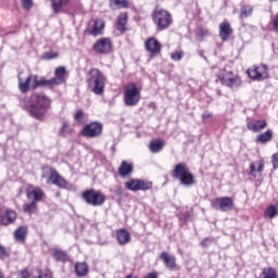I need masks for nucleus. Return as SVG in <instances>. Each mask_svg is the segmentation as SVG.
Here are the masks:
<instances>
[{
    "mask_svg": "<svg viewBox=\"0 0 278 278\" xmlns=\"http://www.w3.org/2000/svg\"><path fill=\"white\" fill-rule=\"evenodd\" d=\"M50 105L51 100H49L48 97L43 93H33L28 102H21L23 110L28 112V114L37 121H42V118H45V115L47 114Z\"/></svg>",
    "mask_w": 278,
    "mask_h": 278,
    "instance_id": "f257e3e1",
    "label": "nucleus"
},
{
    "mask_svg": "<svg viewBox=\"0 0 278 278\" xmlns=\"http://www.w3.org/2000/svg\"><path fill=\"white\" fill-rule=\"evenodd\" d=\"M87 79L89 89L93 94H103L105 92V81L108 78L102 74L99 68H91Z\"/></svg>",
    "mask_w": 278,
    "mask_h": 278,
    "instance_id": "f03ea898",
    "label": "nucleus"
},
{
    "mask_svg": "<svg viewBox=\"0 0 278 278\" xmlns=\"http://www.w3.org/2000/svg\"><path fill=\"white\" fill-rule=\"evenodd\" d=\"M172 177L174 179H178L181 184V186H185L186 188H190V186H194L197 181H194V175L188 170V167L182 164H176L173 172Z\"/></svg>",
    "mask_w": 278,
    "mask_h": 278,
    "instance_id": "7ed1b4c3",
    "label": "nucleus"
},
{
    "mask_svg": "<svg viewBox=\"0 0 278 278\" xmlns=\"http://www.w3.org/2000/svg\"><path fill=\"white\" fill-rule=\"evenodd\" d=\"M142 96L140 94V88L134 83L127 85L124 89V103L128 108H134L140 103Z\"/></svg>",
    "mask_w": 278,
    "mask_h": 278,
    "instance_id": "20e7f679",
    "label": "nucleus"
},
{
    "mask_svg": "<svg viewBox=\"0 0 278 278\" xmlns=\"http://www.w3.org/2000/svg\"><path fill=\"white\" fill-rule=\"evenodd\" d=\"M152 21L156 25L157 31H164V29H168L173 25V16L165 10L154 11Z\"/></svg>",
    "mask_w": 278,
    "mask_h": 278,
    "instance_id": "39448f33",
    "label": "nucleus"
},
{
    "mask_svg": "<svg viewBox=\"0 0 278 278\" xmlns=\"http://www.w3.org/2000/svg\"><path fill=\"white\" fill-rule=\"evenodd\" d=\"M81 199L87 203V205H92L93 207H99L105 203V194L94 189H87L83 191Z\"/></svg>",
    "mask_w": 278,
    "mask_h": 278,
    "instance_id": "423d86ee",
    "label": "nucleus"
},
{
    "mask_svg": "<svg viewBox=\"0 0 278 278\" xmlns=\"http://www.w3.org/2000/svg\"><path fill=\"white\" fill-rule=\"evenodd\" d=\"M101 134H103V124L99 122H92L85 125L81 131V136H84V138H99Z\"/></svg>",
    "mask_w": 278,
    "mask_h": 278,
    "instance_id": "0eeeda50",
    "label": "nucleus"
},
{
    "mask_svg": "<svg viewBox=\"0 0 278 278\" xmlns=\"http://www.w3.org/2000/svg\"><path fill=\"white\" fill-rule=\"evenodd\" d=\"M125 188L131 192H138L139 190H151L153 184L142 179H130L125 182Z\"/></svg>",
    "mask_w": 278,
    "mask_h": 278,
    "instance_id": "6e6552de",
    "label": "nucleus"
},
{
    "mask_svg": "<svg viewBox=\"0 0 278 278\" xmlns=\"http://www.w3.org/2000/svg\"><path fill=\"white\" fill-rule=\"evenodd\" d=\"M212 207L220 212H231L233 210V199L230 197L216 198L212 202Z\"/></svg>",
    "mask_w": 278,
    "mask_h": 278,
    "instance_id": "1a4fd4ad",
    "label": "nucleus"
},
{
    "mask_svg": "<svg viewBox=\"0 0 278 278\" xmlns=\"http://www.w3.org/2000/svg\"><path fill=\"white\" fill-rule=\"evenodd\" d=\"M92 49L96 53H100L101 55L105 53H110V51H112V39L110 38L98 39L94 42Z\"/></svg>",
    "mask_w": 278,
    "mask_h": 278,
    "instance_id": "9d476101",
    "label": "nucleus"
},
{
    "mask_svg": "<svg viewBox=\"0 0 278 278\" xmlns=\"http://www.w3.org/2000/svg\"><path fill=\"white\" fill-rule=\"evenodd\" d=\"M248 75L251 79L255 80L268 79V66L264 64L255 66L253 70H248Z\"/></svg>",
    "mask_w": 278,
    "mask_h": 278,
    "instance_id": "9b49d317",
    "label": "nucleus"
},
{
    "mask_svg": "<svg viewBox=\"0 0 278 278\" xmlns=\"http://www.w3.org/2000/svg\"><path fill=\"white\" fill-rule=\"evenodd\" d=\"M49 181H51L53 186H58V188H62V189L68 188V181H66L64 177L58 174V170H55L53 167H50Z\"/></svg>",
    "mask_w": 278,
    "mask_h": 278,
    "instance_id": "f8f14e48",
    "label": "nucleus"
},
{
    "mask_svg": "<svg viewBox=\"0 0 278 278\" xmlns=\"http://www.w3.org/2000/svg\"><path fill=\"white\" fill-rule=\"evenodd\" d=\"M26 197L27 199H33L35 203H38V201H42V198L45 197V192L39 187L30 185L26 189Z\"/></svg>",
    "mask_w": 278,
    "mask_h": 278,
    "instance_id": "ddd939ff",
    "label": "nucleus"
},
{
    "mask_svg": "<svg viewBox=\"0 0 278 278\" xmlns=\"http://www.w3.org/2000/svg\"><path fill=\"white\" fill-rule=\"evenodd\" d=\"M146 50L151 53V55H156L162 51V45L154 37L149 38L144 43Z\"/></svg>",
    "mask_w": 278,
    "mask_h": 278,
    "instance_id": "4468645a",
    "label": "nucleus"
},
{
    "mask_svg": "<svg viewBox=\"0 0 278 278\" xmlns=\"http://www.w3.org/2000/svg\"><path fill=\"white\" fill-rule=\"evenodd\" d=\"M160 260H162L168 270H175V268H177V258L168 254V252H162Z\"/></svg>",
    "mask_w": 278,
    "mask_h": 278,
    "instance_id": "2eb2a0df",
    "label": "nucleus"
},
{
    "mask_svg": "<svg viewBox=\"0 0 278 278\" xmlns=\"http://www.w3.org/2000/svg\"><path fill=\"white\" fill-rule=\"evenodd\" d=\"M218 79L223 86H227L228 88H240V86L242 85V80H240V77L238 76H235L232 78L218 76Z\"/></svg>",
    "mask_w": 278,
    "mask_h": 278,
    "instance_id": "dca6fc26",
    "label": "nucleus"
},
{
    "mask_svg": "<svg viewBox=\"0 0 278 278\" xmlns=\"http://www.w3.org/2000/svg\"><path fill=\"white\" fill-rule=\"evenodd\" d=\"M103 29H105V22H103V20H96L92 28L90 30H85V34H89V36H101Z\"/></svg>",
    "mask_w": 278,
    "mask_h": 278,
    "instance_id": "f3484780",
    "label": "nucleus"
},
{
    "mask_svg": "<svg viewBox=\"0 0 278 278\" xmlns=\"http://www.w3.org/2000/svg\"><path fill=\"white\" fill-rule=\"evenodd\" d=\"M233 34V29H231V24L229 22H223L219 25V38L226 42V40H229V36Z\"/></svg>",
    "mask_w": 278,
    "mask_h": 278,
    "instance_id": "a211bd4d",
    "label": "nucleus"
},
{
    "mask_svg": "<svg viewBox=\"0 0 278 278\" xmlns=\"http://www.w3.org/2000/svg\"><path fill=\"white\" fill-rule=\"evenodd\" d=\"M54 78H51L50 84H54V86H61L64 84V75H66V67L59 66L54 71Z\"/></svg>",
    "mask_w": 278,
    "mask_h": 278,
    "instance_id": "6ab92c4d",
    "label": "nucleus"
},
{
    "mask_svg": "<svg viewBox=\"0 0 278 278\" xmlns=\"http://www.w3.org/2000/svg\"><path fill=\"white\" fill-rule=\"evenodd\" d=\"M50 1H51V8L54 14H60V12H63L64 8H68V5H71V2L73 0H50Z\"/></svg>",
    "mask_w": 278,
    "mask_h": 278,
    "instance_id": "aec40b11",
    "label": "nucleus"
},
{
    "mask_svg": "<svg viewBox=\"0 0 278 278\" xmlns=\"http://www.w3.org/2000/svg\"><path fill=\"white\" fill-rule=\"evenodd\" d=\"M16 212L13 210L8 208L4 215L1 216V225L8 227V225H12L16 220Z\"/></svg>",
    "mask_w": 278,
    "mask_h": 278,
    "instance_id": "412c9836",
    "label": "nucleus"
},
{
    "mask_svg": "<svg viewBox=\"0 0 278 278\" xmlns=\"http://www.w3.org/2000/svg\"><path fill=\"white\" fill-rule=\"evenodd\" d=\"M116 240L122 247L125 244H129V242L131 241V235H129L126 229H119L116 232Z\"/></svg>",
    "mask_w": 278,
    "mask_h": 278,
    "instance_id": "4be33fe9",
    "label": "nucleus"
},
{
    "mask_svg": "<svg viewBox=\"0 0 278 278\" xmlns=\"http://www.w3.org/2000/svg\"><path fill=\"white\" fill-rule=\"evenodd\" d=\"M131 173H134V164L123 161L118 168L119 177H127V175H131Z\"/></svg>",
    "mask_w": 278,
    "mask_h": 278,
    "instance_id": "5701e85b",
    "label": "nucleus"
},
{
    "mask_svg": "<svg viewBox=\"0 0 278 278\" xmlns=\"http://www.w3.org/2000/svg\"><path fill=\"white\" fill-rule=\"evenodd\" d=\"M267 125L268 124L266 123V121L260 119V121H256L255 123H249L248 129H250V131L260 132L263 129H266Z\"/></svg>",
    "mask_w": 278,
    "mask_h": 278,
    "instance_id": "b1692460",
    "label": "nucleus"
},
{
    "mask_svg": "<svg viewBox=\"0 0 278 278\" xmlns=\"http://www.w3.org/2000/svg\"><path fill=\"white\" fill-rule=\"evenodd\" d=\"M29 84H31V76L26 77L25 81L21 78V74L18 75V90L24 93L29 92Z\"/></svg>",
    "mask_w": 278,
    "mask_h": 278,
    "instance_id": "393cba45",
    "label": "nucleus"
},
{
    "mask_svg": "<svg viewBox=\"0 0 278 278\" xmlns=\"http://www.w3.org/2000/svg\"><path fill=\"white\" fill-rule=\"evenodd\" d=\"M16 242H25V238H27V227L21 226L13 233Z\"/></svg>",
    "mask_w": 278,
    "mask_h": 278,
    "instance_id": "a878e982",
    "label": "nucleus"
},
{
    "mask_svg": "<svg viewBox=\"0 0 278 278\" xmlns=\"http://www.w3.org/2000/svg\"><path fill=\"white\" fill-rule=\"evenodd\" d=\"M249 16H253V5L251 4H243L240 9L239 18H249Z\"/></svg>",
    "mask_w": 278,
    "mask_h": 278,
    "instance_id": "bb28decb",
    "label": "nucleus"
},
{
    "mask_svg": "<svg viewBox=\"0 0 278 278\" xmlns=\"http://www.w3.org/2000/svg\"><path fill=\"white\" fill-rule=\"evenodd\" d=\"M151 153H160L164 149V141L161 139L152 140L149 146Z\"/></svg>",
    "mask_w": 278,
    "mask_h": 278,
    "instance_id": "cd10ccee",
    "label": "nucleus"
},
{
    "mask_svg": "<svg viewBox=\"0 0 278 278\" xmlns=\"http://www.w3.org/2000/svg\"><path fill=\"white\" fill-rule=\"evenodd\" d=\"M127 18H128L127 13H119V15L117 16V25H116L118 31H125V29H127L125 27V25H127Z\"/></svg>",
    "mask_w": 278,
    "mask_h": 278,
    "instance_id": "c85d7f7f",
    "label": "nucleus"
},
{
    "mask_svg": "<svg viewBox=\"0 0 278 278\" xmlns=\"http://www.w3.org/2000/svg\"><path fill=\"white\" fill-rule=\"evenodd\" d=\"M38 86H48L49 88H53L55 84L51 83V79H48V80L46 78L38 79V76H35L33 88H38Z\"/></svg>",
    "mask_w": 278,
    "mask_h": 278,
    "instance_id": "c756f323",
    "label": "nucleus"
},
{
    "mask_svg": "<svg viewBox=\"0 0 278 278\" xmlns=\"http://www.w3.org/2000/svg\"><path fill=\"white\" fill-rule=\"evenodd\" d=\"M75 273L77 277H86V275H88V264L77 263L75 265Z\"/></svg>",
    "mask_w": 278,
    "mask_h": 278,
    "instance_id": "7c9ffc66",
    "label": "nucleus"
},
{
    "mask_svg": "<svg viewBox=\"0 0 278 278\" xmlns=\"http://www.w3.org/2000/svg\"><path fill=\"white\" fill-rule=\"evenodd\" d=\"M52 255L56 262H68V254L62 250L54 249Z\"/></svg>",
    "mask_w": 278,
    "mask_h": 278,
    "instance_id": "2f4dec72",
    "label": "nucleus"
},
{
    "mask_svg": "<svg viewBox=\"0 0 278 278\" xmlns=\"http://www.w3.org/2000/svg\"><path fill=\"white\" fill-rule=\"evenodd\" d=\"M270 140H273V130L270 129L258 135L256 138V142H262V143L270 142Z\"/></svg>",
    "mask_w": 278,
    "mask_h": 278,
    "instance_id": "473e14b6",
    "label": "nucleus"
},
{
    "mask_svg": "<svg viewBox=\"0 0 278 278\" xmlns=\"http://www.w3.org/2000/svg\"><path fill=\"white\" fill-rule=\"evenodd\" d=\"M59 134L63 138H67V136H71V134H73V127H71V125H68L66 122H64L60 128Z\"/></svg>",
    "mask_w": 278,
    "mask_h": 278,
    "instance_id": "72a5a7b5",
    "label": "nucleus"
},
{
    "mask_svg": "<svg viewBox=\"0 0 278 278\" xmlns=\"http://www.w3.org/2000/svg\"><path fill=\"white\" fill-rule=\"evenodd\" d=\"M36 201H31L23 205V210L26 214H34V212H36Z\"/></svg>",
    "mask_w": 278,
    "mask_h": 278,
    "instance_id": "f704fd0d",
    "label": "nucleus"
},
{
    "mask_svg": "<svg viewBox=\"0 0 278 278\" xmlns=\"http://www.w3.org/2000/svg\"><path fill=\"white\" fill-rule=\"evenodd\" d=\"M277 214L278 211L277 207H275V205H270L265 212V216H268V218H275Z\"/></svg>",
    "mask_w": 278,
    "mask_h": 278,
    "instance_id": "c9c22d12",
    "label": "nucleus"
},
{
    "mask_svg": "<svg viewBox=\"0 0 278 278\" xmlns=\"http://www.w3.org/2000/svg\"><path fill=\"white\" fill-rule=\"evenodd\" d=\"M170 58L174 62H181V60L184 59V51H176L172 53Z\"/></svg>",
    "mask_w": 278,
    "mask_h": 278,
    "instance_id": "e433bc0d",
    "label": "nucleus"
},
{
    "mask_svg": "<svg viewBox=\"0 0 278 278\" xmlns=\"http://www.w3.org/2000/svg\"><path fill=\"white\" fill-rule=\"evenodd\" d=\"M74 121L76 123H84V110H78L75 114H74Z\"/></svg>",
    "mask_w": 278,
    "mask_h": 278,
    "instance_id": "4c0bfd02",
    "label": "nucleus"
},
{
    "mask_svg": "<svg viewBox=\"0 0 278 278\" xmlns=\"http://www.w3.org/2000/svg\"><path fill=\"white\" fill-rule=\"evenodd\" d=\"M114 5H117V8H127L129 4L127 3V0H111Z\"/></svg>",
    "mask_w": 278,
    "mask_h": 278,
    "instance_id": "58836bf2",
    "label": "nucleus"
},
{
    "mask_svg": "<svg viewBox=\"0 0 278 278\" xmlns=\"http://www.w3.org/2000/svg\"><path fill=\"white\" fill-rule=\"evenodd\" d=\"M31 5H34L33 0H22V8H24L26 11L31 10Z\"/></svg>",
    "mask_w": 278,
    "mask_h": 278,
    "instance_id": "ea45409f",
    "label": "nucleus"
},
{
    "mask_svg": "<svg viewBox=\"0 0 278 278\" xmlns=\"http://www.w3.org/2000/svg\"><path fill=\"white\" fill-rule=\"evenodd\" d=\"M58 58V52H47L43 55V60H55Z\"/></svg>",
    "mask_w": 278,
    "mask_h": 278,
    "instance_id": "a19ab883",
    "label": "nucleus"
},
{
    "mask_svg": "<svg viewBox=\"0 0 278 278\" xmlns=\"http://www.w3.org/2000/svg\"><path fill=\"white\" fill-rule=\"evenodd\" d=\"M213 239L212 238H205L202 242H201V247H203V249H207V247H210V244H212Z\"/></svg>",
    "mask_w": 278,
    "mask_h": 278,
    "instance_id": "79ce46f5",
    "label": "nucleus"
},
{
    "mask_svg": "<svg viewBox=\"0 0 278 278\" xmlns=\"http://www.w3.org/2000/svg\"><path fill=\"white\" fill-rule=\"evenodd\" d=\"M8 257V251H5V248L0 244V260H5Z\"/></svg>",
    "mask_w": 278,
    "mask_h": 278,
    "instance_id": "37998d69",
    "label": "nucleus"
},
{
    "mask_svg": "<svg viewBox=\"0 0 278 278\" xmlns=\"http://www.w3.org/2000/svg\"><path fill=\"white\" fill-rule=\"evenodd\" d=\"M114 194H116V197H123V187L115 186L114 187Z\"/></svg>",
    "mask_w": 278,
    "mask_h": 278,
    "instance_id": "c03bdc74",
    "label": "nucleus"
},
{
    "mask_svg": "<svg viewBox=\"0 0 278 278\" xmlns=\"http://www.w3.org/2000/svg\"><path fill=\"white\" fill-rule=\"evenodd\" d=\"M271 23H273L274 31H276V34H278V14L275 15Z\"/></svg>",
    "mask_w": 278,
    "mask_h": 278,
    "instance_id": "a18cd8bd",
    "label": "nucleus"
},
{
    "mask_svg": "<svg viewBox=\"0 0 278 278\" xmlns=\"http://www.w3.org/2000/svg\"><path fill=\"white\" fill-rule=\"evenodd\" d=\"M271 162H273L274 168L277 169L278 168V152L273 155Z\"/></svg>",
    "mask_w": 278,
    "mask_h": 278,
    "instance_id": "49530a36",
    "label": "nucleus"
},
{
    "mask_svg": "<svg viewBox=\"0 0 278 278\" xmlns=\"http://www.w3.org/2000/svg\"><path fill=\"white\" fill-rule=\"evenodd\" d=\"M197 36L199 38H205V36H207V31L203 30V29H199L198 33H197Z\"/></svg>",
    "mask_w": 278,
    "mask_h": 278,
    "instance_id": "de8ad7c7",
    "label": "nucleus"
},
{
    "mask_svg": "<svg viewBox=\"0 0 278 278\" xmlns=\"http://www.w3.org/2000/svg\"><path fill=\"white\" fill-rule=\"evenodd\" d=\"M202 118L204 123H207V121L212 118V113H207V112L203 113Z\"/></svg>",
    "mask_w": 278,
    "mask_h": 278,
    "instance_id": "09e8293b",
    "label": "nucleus"
},
{
    "mask_svg": "<svg viewBox=\"0 0 278 278\" xmlns=\"http://www.w3.org/2000/svg\"><path fill=\"white\" fill-rule=\"evenodd\" d=\"M21 278H29V271H27V269H23L21 271Z\"/></svg>",
    "mask_w": 278,
    "mask_h": 278,
    "instance_id": "8fccbe9b",
    "label": "nucleus"
},
{
    "mask_svg": "<svg viewBox=\"0 0 278 278\" xmlns=\"http://www.w3.org/2000/svg\"><path fill=\"white\" fill-rule=\"evenodd\" d=\"M257 169L255 168V163H251L250 165V175H254Z\"/></svg>",
    "mask_w": 278,
    "mask_h": 278,
    "instance_id": "3c124183",
    "label": "nucleus"
},
{
    "mask_svg": "<svg viewBox=\"0 0 278 278\" xmlns=\"http://www.w3.org/2000/svg\"><path fill=\"white\" fill-rule=\"evenodd\" d=\"M263 172H264V163L260 162L256 173H263Z\"/></svg>",
    "mask_w": 278,
    "mask_h": 278,
    "instance_id": "603ef678",
    "label": "nucleus"
},
{
    "mask_svg": "<svg viewBox=\"0 0 278 278\" xmlns=\"http://www.w3.org/2000/svg\"><path fill=\"white\" fill-rule=\"evenodd\" d=\"M38 278H51V276H49V274H43L42 270H39Z\"/></svg>",
    "mask_w": 278,
    "mask_h": 278,
    "instance_id": "864d4df0",
    "label": "nucleus"
},
{
    "mask_svg": "<svg viewBox=\"0 0 278 278\" xmlns=\"http://www.w3.org/2000/svg\"><path fill=\"white\" fill-rule=\"evenodd\" d=\"M144 278H157V274L155 273H149Z\"/></svg>",
    "mask_w": 278,
    "mask_h": 278,
    "instance_id": "5fc2aeb1",
    "label": "nucleus"
},
{
    "mask_svg": "<svg viewBox=\"0 0 278 278\" xmlns=\"http://www.w3.org/2000/svg\"><path fill=\"white\" fill-rule=\"evenodd\" d=\"M0 212H3V204L0 203Z\"/></svg>",
    "mask_w": 278,
    "mask_h": 278,
    "instance_id": "6e6d98bb",
    "label": "nucleus"
},
{
    "mask_svg": "<svg viewBox=\"0 0 278 278\" xmlns=\"http://www.w3.org/2000/svg\"><path fill=\"white\" fill-rule=\"evenodd\" d=\"M230 75H233V72H229Z\"/></svg>",
    "mask_w": 278,
    "mask_h": 278,
    "instance_id": "4d7b16f0",
    "label": "nucleus"
},
{
    "mask_svg": "<svg viewBox=\"0 0 278 278\" xmlns=\"http://www.w3.org/2000/svg\"><path fill=\"white\" fill-rule=\"evenodd\" d=\"M0 278H3V276H1V274H0Z\"/></svg>",
    "mask_w": 278,
    "mask_h": 278,
    "instance_id": "13d9d810",
    "label": "nucleus"
}]
</instances>
